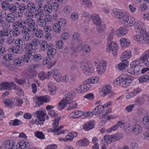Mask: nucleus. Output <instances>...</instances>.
Wrapping results in <instances>:
<instances>
[{
    "instance_id": "obj_35",
    "label": "nucleus",
    "mask_w": 149,
    "mask_h": 149,
    "mask_svg": "<svg viewBox=\"0 0 149 149\" xmlns=\"http://www.w3.org/2000/svg\"><path fill=\"white\" fill-rule=\"evenodd\" d=\"M43 8L46 14H49L52 12V6L49 3L45 5Z\"/></svg>"
},
{
    "instance_id": "obj_62",
    "label": "nucleus",
    "mask_w": 149,
    "mask_h": 149,
    "mask_svg": "<svg viewBox=\"0 0 149 149\" xmlns=\"http://www.w3.org/2000/svg\"><path fill=\"white\" fill-rule=\"evenodd\" d=\"M57 23L61 27H64L66 24V21L63 18H60L59 19Z\"/></svg>"
},
{
    "instance_id": "obj_38",
    "label": "nucleus",
    "mask_w": 149,
    "mask_h": 149,
    "mask_svg": "<svg viewBox=\"0 0 149 149\" xmlns=\"http://www.w3.org/2000/svg\"><path fill=\"white\" fill-rule=\"evenodd\" d=\"M135 22L134 18L132 17H130V18L128 17V19L125 22V23L124 25L126 26H130L134 25Z\"/></svg>"
},
{
    "instance_id": "obj_61",
    "label": "nucleus",
    "mask_w": 149,
    "mask_h": 149,
    "mask_svg": "<svg viewBox=\"0 0 149 149\" xmlns=\"http://www.w3.org/2000/svg\"><path fill=\"white\" fill-rule=\"evenodd\" d=\"M15 39L13 38L12 36L8 37L7 39L6 42V43L9 45H12L14 44L15 42Z\"/></svg>"
},
{
    "instance_id": "obj_25",
    "label": "nucleus",
    "mask_w": 149,
    "mask_h": 149,
    "mask_svg": "<svg viewBox=\"0 0 149 149\" xmlns=\"http://www.w3.org/2000/svg\"><path fill=\"white\" fill-rule=\"evenodd\" d=\"M26 54L22 56V60L23 62L28 63L29 61L30 60V57L32 56H33L35 54L32 53L29 51L26 50Z\"/></svg>"
},
{
    "instance_id": "obj_27",
    "label": "nucleus",
    "mask_w": 149,
    "mask_h": 149,
    "mask_svg": "<svg viewBox=\"0 0 149 149\" xmlns=\"http://www.w3.org/2000/svg\"><path fill=\"white\" fill-rule=\"evenodd\" d=\"M128 32V31L124 27H120L116 31V34L117 36H121L125 35Z\"/></svg>"
},
{
    "instance_id": "obj_56",
    "label": "nucleus",
    "mask_w": 149,
    "mask_h": 149,
    "mask_svg": "<svg viewBox=\"0 0 149 149\" xmlns=\"http://www.w3.org/2000/svg\"><path fill=\"white\" fill-rule=\"evenodd\" d=\"M89 62V61L86 59H84L81 61L80 67L82 70L84 69L85 68L86 66Z\"/></svg>"
},
{
    "instance_id": "obj_6",
    "label": "nucleus",
    "mask_w": 149,
    "mask_h": 149,
    "mask_svg": "<svg viewBox=\"0 0 149 149\" xmlns=\"http://www.w3.org/2000/svg\"><path fill=\"white\" fill-rule=\"evenodd\" d=\"M133 62L130 65V68L127 70V72L132 74L137 75L140 74L141 67L139 65H136Z\"/></svg>"
},
{
    "instance_id": "obj_31",
    "label": "nucleus",
    "mask_w": 149,
    "mask_h": 149,
    "mask_svg": "<svg viewBox=\"0 0 149 149\" xmlns=\"http://www.w3.org/2000/svg\"><path fill=\"white\" fill-rule=\"evenodd\" d=\"M129 62L128 61L125 59L123 60H121V62L118 65V68L120 70H123L126 68L129 65Z\"/></svg>"
},
{
    "instance_id": "obj_46",
    "label": "nucleus",
    "mask_w": 149,
    "mask_h": 149,
    "mask_svg": "<svg viewBox=\"0 0 149 149\" xmlns=\"http://www.w3.org/2000/svg\"><path fill=\"white\" fill-rule=\"evenodd\" d=\"M10 4L6 1H3L1 4L2 9L4 10L8 11Z\"/></svg>"
},
{
    "instance_id": "obj_49",
    "label": "nucleus",
    "mask_w": 149,
    "mask_h": 149,
    "mask_svg": "<svg viewBox=\"0 0 149 149\" xmlns=\"http://www.w3.org/2000/svg\"><path fill=\"white\" fill-rule=\"evenodd\" d=\"M104 141L106 143V144H109L113 142L112 135H105L104 137Z\"/></svg>"
},
{
    "instance_id": "obj_19",
    "label": "nucleus",
    "mask_w": 149,
    "mask_h": 149,
    "mask_svg": "<svg viewBox=\"0 0 149 149\" xmlns=\"http://www.w3.org/2000/svg\"><path fill=\"white\" fill-rule=\"evenodd\" d=\"M91 18L93 21L94 24L97 26H100L101 23V19L98 15L93 14L91 16Z\"/></svg>"
},
{
    "instance_id": "obj_21",
    "label": "nucleus",
    "mask_w": 149,
    "mask_h": 149,
    "mask_svg": "<svg viewBox=\"0 0 149 149\" xmlns=\"http://www.w3.org/2000/svg\"><path fill=\"white\" fill-rule=\"evenodd\" d=\"M106 68V65L105 63H100L98 65L96 68L97 73L100 75L103 74L105 71Z\"/></svg>"
},
{
    "instance_id": "obj_58",
    "label": "nucleus",
    "mask_w": 149,
    "mask_h": 149,
    "mask_svg": "<svg viewBox=\"0 0 149 149\" xmlns=\"http://www.w3.org/2000/svg\"><path fill=\"white\" fill-rule=\"evenodd\" d=\"M61 26L57 23H55L53 26V29L56 32L60 33L61 31Z\"/></svg>"
},
{
    "instance_id": "obj_29",
    "label": "nucleus",
    "mask_w": 149,
    "mask_h": 149,
    "mask_svg": "<svg viewBox=\"0 0 149 149\" xmlns=\"http://www.w3.org/2000/svg\"><path fill=\"white\" fill-rule=\"evenodd\" d=\"M102 106L100 105L96 107L93 111L92 113L95 115H98L102 113L104 111Z\"/></svg>"
},
{
    "instance_id": "obj_45",
    "label": "nucleus",
    "mask_w": 149,
    "mask_h": 149,
    "mask_svg": "<svg viewBox=\"0 0 149 149\" xmlns=\"http://www.w3.org/2000/svg\"><path fill=\"white\" fill-rule=\"evenodd\" d=\"M138 80L139 82L141 84H143L145 82H148L149 81V75H144L140 77L138 79Z\"/></svg>"
},
{
    "instance_id": "obj_34",
    "label": "nucleus",
    "mask_w": 149,
    "mask_h": 149,
    "mask_svg": "<svg viewBox=\"0 0 149 149\" xmlns=\"http://www.w3.org/2000/svg\"><path fill=\"white\" fill-rule=\"evenodd\" d=\"M83 115V112L79 111H77L71 113L70 115V116L71 118H75L80 117Z\"/></svg>"
},
{
    "instance_id": "obj_54",
    "label": "nucleus",
    "mask_w": 149,
    "mask_h": 149,
    "mask_svg": "<svg viewBox=\"0 0 149 149\" xmlns=\"http://www.w3.org/2000/svg\"><path fill=\"white\" fill-rule=\"evenodd\" d=\"M21 121L17 119L11 120L9 122V124L12 126H18L20 124Z\"/></svg>"
},
{
    "instance_id": "obj_9",
    "label": "nucleus",
    "mask_w": 149,
    "mask_h": 149,
    "mask_svg": "<svg viewBox=\"0 0 149 149\" xmlns=\"http://www.w3.org/2000/svg\"><path fill=\"white\" fill-rule=\"evenodd\" d=\"M134 29L136 32H140L141 35H139L140 36L143 37V36L146 35L147 33L146 31L143 28V23L141 22H135L134 25Z\"/></svg>"
},
{
    "instance_id": "obj_39",
    "label": "nucleus",
    "mask_w": 149,
    "mask_h": 149,
    "mask_svg": "<svg viewBox=\"0 0 149 149\" xmlns=\"http://www.w3.org/2000/svg\"><path fill=\"white\" fill-rule=\"evenodd\" d=\"M131 54V52L130 50L124 52L121 55V58L122 59V60H123V59H125L127 60V59L130 57Z\"/></svg>"
},
{
    "instance_id": "obj_15",
    "label": "nucleus",
    "mask_w": 149,
    "mask_h": 149,
    "mask_svg": "<svg viewBox=\"0 0 149 149\" xmlns=\"http://www.w3.org/2000/svg\"><path fill=\"white\" fill-rule=\"evenodd\" d=\"M28 16H33V13L36 10V6L32 2L28 3L27 5Z\"/></svg>"
},
{
    "instance_id": "obj_26",
    "label": "nucleus",
    "mask_w": 149,
    "mask_h": 149,
    "mask_svg": "<svg viewBox=\"0 0 149 149\" xmlns=\"http://www.w3.org/2000/svg\"><path fill=\"white\" fill-rule=\"evenodd\" d=\"M61 117H60L53 120V127L54 128L53 130L54 132H57L58 131L63 127V126H61L58 128H56L58 125L59 121Z\"/></svg>"
},
{
    "instance_id": "obj_11",
    "label": "nucleus",
    "mask_w": 149,
    "mask_h": 149,
    "mask_svg": "<svg viewBox=\"0 0 149 149\" xmlns=\"http://www.w3.org/2000/svg\"><path fill=\"white\" fill-rule=\"evenodd\" d=\"M8 50L10 53L17 54L22 53L24 51V49L21 46H11L9 48Z\"/></svg>"
},
{
    "instance_id": "obj_30",
    "label": "nucleus",
    "mask_w": 149,
    "mask_h": 149,
    "mask_svg": "<svg viewBox=\"0 0 149 149\" xmlns=\"http://www.w3.org/2000/svg\"><path fill=\"white\" fill-rule=\"evenodd\" d=\"M49 49L48 48L47 51V55L49 57H53L56 54V50L54 48L53 44H50Z\"/></svg>"
},
{
    "instance_id": "obj_55",
    "label": "nucleus",
    "mask_w": 149,
    "mask_h": 149,
    "mask_svg": "<svg viewBox=\"0 0 149 149\" xmlns=\"http://www.w3.org/2000/svg\"><path fill=\"white\" fill-rule=\"evenodd\" d=\"M35 136L38 138L40 139H44L45 136L43 133L41 132L37 131L35 133Z\"/></svg>"
},
{
    "instance_id": "obj_53",
    "label": "nucleus",
    "mask_w": 149,
    "mask_h": 149,
    "mask_svg": "<svg viewBox=\"0 0 149 149\" xmlns=\"http://www.w3.org/2000/svg\"><path fill=\"white\" fill-rule=\"evenodd\" d=\"M79 144L82 146H87L89 143V141L86 138H84L78 141Z\"/></svg>"
},
{
    "instance_id": "obj_4",
    "label": "nucleus",
    "mask_w": 149,
    "mask_h": 149,
    "mask_svg": "<svg viewBox=\"0 0 149 149\" xmlns=\"http://www.w3.org/2000/svg\"><path fill=\"white\" fill-rule=\"evenodd\" d=\"M38 43H40L39 40L37 38L34 39L31 43L26 45L25 49L26 51L34 53V51L38 48Z\"/></svg>"
},
{
    "instance_id": "obj_44",
    "label": "nucleus",
    "mask_w": 149,
    "mask_h": 149,
    "mask_svg": "<svg viewBox=\"0 0 149 149\" xmlns=\"http://www.w3.org/2000/svg\"><path fill=\"white\" fill-rule=\"evenodd\" d=\"M48 87L49 88V91L51 95H53L56 93V87L54 86V85H53V83L52 82L49 83L48 84Z\"/></svg>"
},
{
    "instance_id": "obj_18",
    "label": "nucleus",
    "mask_w": 149,
    "mask_h": 149,
    "mask_svg": "<svg viewBox=\"0 0 149 149\" xmlns=\"http://www.w3.org/2000/svg\"><path fill=\"white\" fill-rule=\"evenodd\" d=\"M72 37L73 40L76 42H78V45L77 46V48H79L81 47L82 42L81 40L79 34L77 32H74L72 35Z\"/></svg>"
},
{
    "instance_id": "obj_40",
    "label": "nucleus",
    "mask_w": 149,
    "mask_h": 149,
    "mask_svg": "<svg viewBox=\"0 0 149 149\" xmlns=\"http://www.w3.org/2000/svg\"><path fill=\"white\" fill-rule=\"evenodd\" d=\"M142 128L139 125H137L134 126L132 128V131L134 133L137 134L141 132Z\"/></svg>"
},
{
    "instance_id": "obj_63",
    "label": "nucleus",
    "mask_w": 149,
    "mask_h": 149,
    "mask_svg": "<svg viewBox=\"0 0 149 149\" xmlns=\"http://www.w3.org/2000/svg\"><path fill=\"white\" fill-rule=\"evenodd\" d=\"M64 44L63 42L61 40H59L56 42V47L57 49H61L62 48Z\"/></svg>"
},
{
    "instance_id": "obj_24",
    "label": "nucleus",
    "mask_w": 149,
    "mask_h": 149,
    "mask_svg": "<svg viewBox=\"0 0 149 149\" xmlns=\"http://www.w3.org/2000/svg\"><path fill=\"white\" fill-rule=\"evenodd\" d=\"M39 44L41 49L42 51H45L48 50V49H49L50 47V44H52L51 43H48L46 41H40Z\"/></svg>"
},
{
    "instance_id": "obj_3",
    "label": "nucleus",
    "mask_w": 149,
    "mask_h": 149,
    "mask_svg": "<svg viewBox=\"0 0 149 149\" xmlns=\"http://www.w3.org/2000/svg\"><path fill=\"white\" fill-rule=\"evenodd\" d=\"M23 22L22 20L16 21L13 25V31L12 35L13 36L16 37L19 36L20 32L22 33V30L23 29Z\"/></svg>"
},
{
    "instance_id": "obj_64",
    "label": "nucleus",
    "mask_w": 149,
    "mask_h": 149,
    "mask_svg": "<svg viewBox=\"0 0 149 149\" xmlns=\"http://www.w3.org/2000/svg\"><path fill=\"white\" fill-rule=\"evenodd\" d=\"M143 122L146 126H149V116H145L143 119Z\"/></svg>"
},
{
    "instance_id": "obj_12",
    "label": "nucleus",
    "mask_w": 149,
    "mask_h": 149,
    "mask_svg": "<svg viewBox=\"0 0 149 149\" xmlns=\"http://www.w3.org/2000/svg\"><path fill=\"white\" fill-rule=\"evenodd\" d=\"M102 92L104 96L107 95V97H111L114 94V92L111 91V87L110 85H107L102 88Z\"/></svg>"
},
{
    "instance_id": "obj_2",
    "label": "nucleus",
    "mask_w": 149,
    "mask_h": 149,
    "mask_svg": "<svg viewBox=\"0 0 149 149\" xmlns=\"http://www.w3.org/2000/svg\"><path fill=\"white\" fill-rule=\"evenodd\" d=\"M133 80L130 76L126 74H123L120 75L114 81V83L117 85L122 84V86L126 88L128 86L129 84Z\"/></svg>"
},
{
    "instance_id": "obj_13",
    "label": "nucleus",
    "mask_w": 149,
    "mask_h": 149,
    "mask_svg": "<svg viewBox=\"0 0 149 149\" xmlns=\"http://www.w3.org/2000/svg\"><path fill=\"white\" fill-rule=\"evenodd\" d=\"M4 25H5L6 28H4L1 31H0V37H4L6 36L8 37L10 35H11L10 32L11 31H9V28L10 27V24H4L2 25V26L4 27Z\"/></svg>"
},
{
    "instance_id": "obj_50",
    "label": "nucleus",
    "mask_w": 149,
    "mask_h": 149,
    "mask_svg": "<svg viewBox=\"0 0 149 149\" xmlns=\"http://www.w3.org/2000/svg\"><path fill=\"white\" fill-rule=\"evenodd\" d=\"M13 63L14 65L18 66H22L24 64L22 59L18 58H15Z\"/></svg>"
},
{
    "instance_id": "obj_16",
    "label": "nucleus",
    "mask_w": 149,
    "mask_h": 149,
    "mask_svg": "<svg viewBox=\"0 0 149 149\" xmlns=\"http://www.w3.org/2000/svg\"><path fill=\"white\" fill-rule=\"evenodd\" d=\"M16 3L17 5V8L19 9V11L20 13L28 16L27 6L23 3L19 4L18 3Z\"/></svg>"
},
{
    "instance_id": "obj_43",
    "label": "nucleus",
    "mask_w": 149,
    "mask_h": 149,
    "mask_svg": "<svg viewBox=\"0 0 149 149\" xmlns=\"http://www.w3.org/2000/svg\"><path fill=\"white\" fill-rule=\"evenodd\" d=\"M15 86L14 88L13 89L15 90L18 96H23L24 94L22 89L19 87V86H16L15 84Z\"/></svg>"
},
{
    "instance_id": "obj_14",
    "label": "nucleus",
    "mask_w": 149,
    "mask_h": 149,
    "mask_svg": "<svg viewBox=\"0 0 149 149\" xmlns=\"http://www.w3.org/2000/svg\"><path fill=\"white\" fill-rule=\"evenodd\" d=\"M14 86L15 84L14 83H9L7 82H2L0 84V90H11L14 88Z\"/></svg>"
},
{
    "instance_id": "obj_22",
    "label": "nucleus",
    "mask_w": 149,
    "mask_h": 149,
    "mask_svg": "<svg viewBox=\"0 0 149 149\" xmlns=\"http://www.w3.org/2000/svg\"><path fill=\"white\" fill-rule=\"evenodd\" d=\"M92 65L90 62L83 71L84 73L86 75H88L92 72L93 70V68Z\"/></svg>"
},
{
    "instance_id": "obj_17",
    "label": "nucleus",
    "mask_w": 149,
    "mask_h": 149,
    "mask_svg": "<svg viewBox=\"0 0 149 149\" xmlns=\"http://www.w3.org/2000/svg\"><path fill=\"white\" fill-rule=\"evenodd\" d=\"M5 19L7 24H14L15 22L16 17L12 13H8L5 17Z\"/></svg>"
},
{
    "instance_id": "obj_32",
    "label": "nucleus",
    "mask_w": 149,
    "mask_h": 149,
    "mask_svg": "<svg viewBox=\"0 0 149 149\" xmlns=\"http://www.w3.org/2000/svg\"><path fill=\"white\" fill-rule=\"evenodd\" d=\"M120 44L123 48L129 46L130 42L128 39L122 38L120 40Z\"/></svg>"
},
{
    "instance_id": "obj_48",
    "label": "nucleus",
    "mask_w": 149,
    "mask_h": 149,
    "mask_svg": "<svg viewBox=\"0 0 149 149\" xmlns=\"http://www.w3.org/2000/svg\"><path fill=\"white\" fill-rule=\"evenodd\" d=\"M93 123L91 121H90L88 123H86L84 125V128L86 130H89L93 128Z\"/></svg>"
},
{
    "instance_id": "obj_23",
    "label": "nucleus",
    "mask_w": 149,
    "mask_h": 149,
    "mask_svg": "<svg viewBox=\"0 0 149 149\" xmlns=\"http://www.w3.org/2000/svg\"><path fill=\"white\" fill-rule=\"evenodd\" d=\"M77 133L76 132H72L69 133V134L66 135L65 139H61L64 141H72L74 138L76 137L77 136Z\"/></svg>"
},
{
    "instance_id": "obj_59",
    "label": "nucleus",
    "mask_w": 149,
    "mask_h": 149,
    "mask_svg": "<svg viewBox=\"0 0 149 149\" xmlns=\"http://www.w3.org/2000/svg\"><path fill=\"white\" fill-rule=\"evenodd\" d=\"M148 57H149L147 56V54H144L142 56L141 58V60L146 65L149 61L148 60Z\"/></svg>"
},
{
    "instance_id": "obj_28",
    "label": "nucleus",
    "mask_w": 149,
    "mask_h": 149,
    "mask_svg": "<svg viewBox=\"0 0 149 149\" xmlns=\"http://www.w3.org/2000/svg\"><path fill=\"white\" fill-rule=\"evenodd\" d=\"M90 85H89L83 84L80 85L76 89L78 93H81L82 92H84L88 90L89 89Z\"/></svg>"
},
{
    "instance_id": "obj_41",
    "label": "nucleus",
    "mask_w": 149,
    "mask_h": 149,
    "mask_svg": "<svg viewBox=\"0 0 149 149\" xmlns=\"http://www.w3.org/2000/svg\"><path fill=\"white\" fill-rule=\"evenodd\" d=\"M17 5L15 4L11 3L9 8L8 11L10 12V13H12L13 14L17 12Z\"/></svg>"
},
{
    "instance_id": "obj_42",
    "label": "nucleus",
    "mask_w": 149,
    "mask_h": 149,
    "mask_svg": "<svg viewBox=\"0 0 149 149\" xmlns=\"http://www.w3.org/2000/svg\"><path fill=\"white\" fill-rule=\"evenodd\" d=\"M37 25L39 26L44 27L47 24L45 19L43 18H39L36 21Z\"/></svg>"
},
{
    "instance_id": "obj_37",
    "label": "nucleus",
    "mask_w": 149,
    "mask_h": 149,
    "mask_svg": "<svg viewBox=\"0 0 149 149\" xmlns=\"http://www.w3.org/2000/svg\"><path fill=\"white\" fill-rule=\"evenodd\" d=\"M33 16L34 15L35 17L38 19L42 17L44 15L42 10L40 9L36 10L33 13Z\"/></svg>"
},
{
    "instance_id": "obj_5",
    "label": "nucleus",
    "mask_w": 149,
    "mask_h": 149,
    "mask_svg": "<svg viewBox=\"0 0 149 149\" xmlns=\"http://www.w3.org/2000/svg\"><path fill=\"white\" fill-rule=\"evenodd\" d=\"M72 100V95L68 94L66 95L65 98H63L58 104V108L61 110L65 108L67 104H70Z\"/></svg>"
},
{
    "instance_id": "obj_20",
    "label": "nucleus",
    "mask_w": 149,
    "mask_h": 149,
    "mask_svg": "<svg viewBox=\"0 0 149 149\" xmlns=\"http://www.w3.org/2000/svg\"><path fill=\"white\" fill-rule=\"evenodd\" d=\"M125 125V123L121 121H118L114 126L107 130L106 131L108 133L111 132L112 131L116 130L119 126L120 127H123Z\"/></svg>"
},
{
    "instance_id": "obj_1",
    "label": "nucleus",
    "mask_w": 149,
    "mask_h": 149,
    "mask_svg": "<svg viewBox=\"0 0 149 149\" xmlns=\"http://www.w3.org/2000/svg\"><path fill=\"white\" fill-rule=\"evenodd\" d=\"M22 22H23L22 33H27L26 30L29 32H34L38 28V25L34 20L27 19L25 21L22 20Z\"/></svg>"
},
{
    "instance_id": "obj_7",
    "label": "nucleus",
    "mask_w": 149,
    "mask_h": 149,
    "mask_svg": "<svg viewBox=\"0 0 149 149\" xmlns=\"http://www.w3.org/2000/svg\"><path fill=\"white\" fill-rule=\"evenodd\" d=\"M35 114L38 118L35 120V124L37 125L43 124L45 120V116L46 114L42 111L38 110L36 112Z\"/></svg>"
},
{
    "instance_id": "obj_57",
    "label": "nucleus",
    "mask_w": 149,
    "mask_h": 149,
    "mask_svg": "<svg viewBox=\"0 0 149 149\" xmlns=\"http://www.w3.org/2000/svg\"><path fill=\"white\" fill-rule=\"evenodd\" d=\"M17 148H19L21 149H24L26 146V144L24 141H22L17 143L16 145Z\"/></svg>"
},
{
    "instance_id": "obj_47",
    "label": "nucleus",
    "mask_w": 149,
    "mask_h": 149,
    "mask_svg": "<svg viewBox=\"0 0 149 149\" xmlns=\"http://www.w3.org/2000/svg\"><path fill=\"white\" fill-rule=\"evenodd\" d=\"M14 100L13 98L4 99L3 100L4 103L7 106L11 107L13 105Z\"/></svg>"
},
{
    "instance_id": "obj_36",
    "label": "nucleus",
    "mask_w": 149,
    "mask_h": 149,
    "mask_svg": "<svg viewBox=\"0 0 149 149\" xmlns=\"http://www.w3.org/2000/svg\"><path fill=\"white\" fill-rule=\"evenodd\" d=\"M47 99L44 97L40 96L38 98L37 102H36L35 107H39L44 102H46Z\"/></svg>"
},
{
    "instance_id": "obj_8",
    "label": "nucleus",
    "mask_w": 149,
    "mask_h": 149,
    "mask_svg": "<svg viewBox=\"0 0 149 149\" xmlns=\"http://www.w3.org/2000/svg\"><path fill=\"white\" fill-rule=\"evenodd\" d=\"M134 39L138 42L141 44H147L149 46V36L148 34L143 36L139 35H135L133 36Z\"/></svg>"
},
{
    "instance_id": "obj_33",
    "label": "nucleus",
    "mask_w": 149,
    "mask_h": 149,
    "mask_svg": "<svg viewBox=\"0 0 149 149\" xmlns=\"http://www.w3.org/2000/svg\"><path fill=\"white\" fill-rule=\"evenodd\" d=\"M112 11L113 15L119 19L122 17V15L124 13L122 11L118 9H114Z\"/></svg>"
},
{
    "instance_id": "obj_60",
    "label": "nucleus",
    "mask_w": 149,
    "mask_h": 149,
    "mask_svg": "<svg viewBox=\"0 0 149 149\" xmlns=\"http://www.w3.org/2000/svg\"><path fill=\"white\" fill-rule=\"evenodd\" d=\"M36 31L35 34V36L38 38H40L43 36V31L40 29H36Z\"/></svg>"
},
{
    "instance_id": "obj_51",
    "label": "nucleus",
    "mask_w": 149,
    "mask_h": 149,
    "mask_svg": "<svg viewBox=\"0 0 149 149\" xmlns=\"http://www.w3.org/2000/svg\"><path fill=\"white\" fill-rule=\"evenodd\" d=\"M84 45V46H83V45L82 44V43H81L82 47H81V48H77L78 50L79 51L83 50V52H85L86 53L90 52V49L89 47L87 45L86 46L85 45Z\"/></svg>"
},
{
    "instance_id": "obj_10",
    "label": "nucleus",
    "mask_w": 149,
    "mask_h": 149,
    "mask_svg": "<svg viewBox=\"0 0 149 149\" xmlns=\"http://www.w3.org/2000/svg\"><path fill=\"white\" fill-rule=\"evenodd\" d=\"M115 41L111 42L109 44L108 47L107 49V51L110 53L111 51L112 52L113 56H116L117 54L116 51L118 49V47L116 44Z\"/></svg>"
},
{
    "instance_id": "obj_52",
    "label": "nucleus",
    "mask_w": 149,
    "mask_h": 149,
    "mask_svg": "<svg viewBox=\"0 0 149 149\" xmlns=\"http://www.w3.org/2000/svg\"><path fill=\"white\" fill-rule=\"evenodd\" d=\"M129 17L128 15L126 13H124L123 15L119 19V21L121 22L122 24L124 25L125 24V22L128 19Z\"/></svg>"
}]
</instances>
